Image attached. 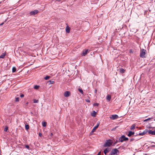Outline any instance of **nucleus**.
<instances>
[{
    "label": "nucleus",
    "instance_id": "nucleus-6",
    "mask_svg": "<svg viewBox=\"0 0 155 155\" xmlns=\"http://www.w3.org/2000/svg\"><path fill=\"white\" fill-rule=\"evenodd\" d=\"M118 117L117 115L116 114L112 115H111L110 118L112 120H115L117 119Z\"/></svg>",
    "mask_w": 155,
    "mask_h": 155
},
{
    "label": "nucleus",
    "instance_id": "nucleus-39",
    "mask_svg": "<svg viewBox=\"0 0 155 155\" xmlns=\"http://www.w3.org/2000/svg\"><path fill=\"white\" fill-rule=\"evenodd\" d=\"M97 90L96 89H95L94 90L95 92L96 93L97 92Z\"/></svg>",
    "mask_w": 155,
    "mask_h": 155
},
{
    "label": "nucleus",
    "instance_id": "nucleus-5",
    "mask_svg": "<svg viewBox=\"0 0 155 155\" xmlns=\"http://www.w3.org/2000/svg\"><path fill=\"white\" fill-rule=\"evenodd\" d=\"M100 124V122H98L97 124L91 130V133H93L96 130V129L98 127Z\"/></svg>",
    "mask_w": 155,
    "mask_h": 155
},
{
    "label": "nucleus",
    "instance_id": "nucleus-12",
    "mask_svg": "<svg viewBox=\"0 0 155 155\" xmlns=\"http://www.w3.org/2000/svg\"><path fill=\"white\" fill-rule=\"evenodd\" d=\"M125 70L122 68H120V69L119 72L121 73H124L125 72Z\"/></svg>",
    "mask_w": 155,
    "mask_h": 155
},
{
    "label": "nucleus",
    "instance_id": "nucleus-14",
    "mask_svg": "<svg viewBox=\"0 0 155 155\" xmlns=\"http://www.w3.org/2000/svg\"><path fill=\"white\" fill-rule=\"evenodd\" d=\"M110 149H109L107 148L106 149L104 150V153L106 155L107 153L109 151Z\"/></svg>",
    "mask_w": 155,
    "mask_h": 155
},
{
    "label": "nucleus",
    "instance_id": "nucleus-37",
    "mask_svg": "<svg viewBox=\"0 0 155 155\" xmlns=\"http://www.w3.org/2000/svg\"><path fill=\"white\" fill-rule=\"evenodd\" d=\"M50 81L51 82V83L52 84H53V82H54V81Z\"/></svg>",
    "mask_w": 155,
    "mask_h": 155
},
{
    "label": "nucleus",
    "instance_id": "nucleus-35",
    "mask_svg": "<svg viewBox=\"0 0 155 155\" xmlns=\"http://www.w3.org/2000/svg\"><path fill=\"white\" fill-rule=\"evenodd\" d=\"M26 147L28 149H29V146L28 145H26Z\"/></svg>",
    "mask_w": 155,
    "mask_h": 155
},
{
    "label": "nucleus",
    "instance_id": "nucleus-22",
    "mask_svg": "<svg viewBox=\"0 0 155 155\" xmlns=\"http://www.w3.org/2000/svg\"><path fill=\"white\" fill-rule=\"evenodd\" d=\"M5 54H2L0 56V58H3L5 56Z\"/></svg>",
    "mask_w": 155,
    "mask_h": 155
},
{
    "label": "nucleus",
    "instance_id": "nucleus-16",
    "mask_svg": "<svg viewBox=\"0 0 155 155\" xmlns=\"http://www.w3.org/2000/svg\"><path fill=\"white\" fill-rule=\"evenodd\" d=\"M96 113L95 111H94L93 112H92L91 115L93 117H95L96 115Z\"/></svg>",
    "mask_w": 155,
    "mask_h": 155
},
{
    "label": "nucleus",
    "instance_id": "nucleus-30",
    "mask_svg": "<svg viewBox=\"0 0 155 155\" xmlns=\"http://www.w3.org/2000/svg\"><path fill=\"white\" fill-rule=\"evenodd\" d=\"M52 136H53V134L52 133H51L50 134V137H49V138L50 139L51 138V137H52Z\"/></svg>",
    "mask_w": 155,
    "mask_h": 155
},
{
    "label": "nucleus",
    "instance_id": "nucleus-45",
    "mask_svg": "<svg viewBox=\"0 0 155 155\" xmlns=\"http://www.w3.org/2000/svg\"><path fill=\"white\" fill-rule=\"evenodd\" d=\"M1 3V2H0V4Z\"/></svg>",
    "mask_w": 155,
    "mask_h": 155
},
{
    "label": "nucleus",
    "instance_id": "nucleus-11",
    "mask_svg": "<svg viewBox=\"0 0 155 155\" xmlns=\"http://www.w3.org/2000/svg\"><path fill=\"white\" fill-rule=\"evenodd\" d=\"M134 132H132L131 131H129L128 132V134H127V136L128 137H130L132 135H134Z\"/></svg>",
    "mask_w": 155,
    "mask_h": 155
},
{
    "label": "nucleus",
    "instance_id": "nucleus-2",
    "mask_svg": "<svg viewBox=\"0 0 155 155\" xmlns=\"http://www.w3.org/2000/svg\"><path fill=\"white\" fill-rule=\"evenodd\" d=\"M112 142L111 140H107L104 145V146L105 147H110L112 144Z\"/></svg>",
    "mask_w": 155,
    "mask_h": 155
},
{
    "label": "nucleus",
    "instance_id": "nucleus-4",
    "mask_svg": "<svg viewBox=\"0 0 155 155\" xmlns=\"http://www.w3.org/2000/svg\"><path fill=\"white\" fill-rule=\"evenodd\" d=\"M128 140V138L125 137L124 135L122 136L120 138V141L121 142H123L124 141H127Z\"/></svg>",
    "mask_w": 155,
    "mask_h": 155
},
{
    "label": "nucleus",
    "instance_id": "nucleus-23",
    "mask_svg": "<svg viewBox=\"0 0 155 155\" xmlns=\"http://www.w3.org/2000/svg\"><path fill=\"white\" fill-rule=\"evenodd\" d=\"M16 68L15 67H13L12 69V71L13 72H15L16 71Z\"/></svg>",
    "mask_w": 155,
    "mask_h": 155
},
{
    "label": "nucleus",
    "instance_id": "nucleus-10",
    "mask_svg": "<svg viewBox=\"0 0 155 155\" xmlns=\"http://www.w3.org/2000/svg\"><path fill=\"white\" fill-rule=\"evenodd\" d=\"M147 132H148V131L145 130L143 132L139 133L138 135H143L146 134Z\"/></svg>",
    "mask_w": 155,
    "mask_h": 155
},
{
    "label": "nucleus",
    "instance_id": "nucleus-13",
    "mask_svg": "<svg viewBox=\"0 0 155 155\" xmlns=\"http://www.w3.org/2000/svg\"><path fill=\"white\" fill-rule=\"evenodd\" d=\"M136 125L135 124H133L130 127V129L133 130L135 129Z\"/></svg>",
    "mask_w": 155,
    "mask_h": 155
},
{
    "label": "nucleus",
    "instance_id": "nucleus-18",
    "mask_svg": "<svg viewBox=\"0 0 155 155\" xmlns=\"http://www.w3.org/2000/svg\"><path fill=\"white\" fill-rule=\"evenodd\" d=\"M111 96L110 95H107V99L109 101H110V100L111 99Z\"/></svg>",
    "mask_w": 155,
    "mask_h": 155
},
{
    "label": "nucleus",
    "instance_id": "nucleus-32",
    "mask_svg": "<svg viewBox=\"0 0 155 155\" xmlns=\"http://www.w3.org/2000/svg\"><path fill=\"white\" fill-rule=\"evenodd\" d=\"M24 95L23 94H21L20 95V97H24Z\"/></svg>",
    "mask_w": 155,
    "mask_h": 155
},
{
    "label": "nucleus",
    "instance_id": "nucleus-42",
    "mask_svg": "<svg viewBox=\"0 0 155 155\" xmlns=\"http://www.w3.org/2000/svg\"><path fill=\"white\" fill-rule=\"evenodd\" d=\"M130 53H132L133 52V51H132V50H130Z\"/></svg>",
    "mask_w": 155,
    "mask_h": 155
},
{
    "label": "nucleus",
    "instance_id": "nucleus-33",
    "mask_svg": "<svg viewBox=\"0 0 155 155\" xmlns=\"http://www.w3.org/2000/svg\"><path fill=\"white\" fill-rule=\"evenodd\" d=\"M39 135L40 137H41L42 136V134L41 133H40L39 134Z\"/></svg>",
    "mask_w": 155,
    "mask_h": 155
},
{
    "label": "nucleus",
    "instance_id": "nucleus-19",
    "mask_svg": "<svg viewBox=\"0 0 155 155\" xmlns=\"http://www.w3.org/2000/svg\"><path fill=\"white\" fill-rule=\"evenodd\" d=\"M47 123L45 122H42V125L43 127H45L46 126Z\"/></svg>",
    "mask_w": 155,
    "mask_h": 155
},
{
    "label": "nucleus",
    "instance_id": "nucleus-31",
    "mask_svg": "<svg viewBox=\"0 0 155 155\" xmlns=\"http://www.w3.org/2000/svg\"><path fill=\"white\" fill-rule=\"evenodd\" d=\"M150 118H148V119H145V120H144V121H147V120H150Z\"/></svg>",
    "mask_w": 155,
    "mask_h": 155
},
{
    "label": "nucleus",
    "instance_id": "nucleus-27",
    "mask_svg": "<svg viewBox=\"0 0 155 155\" xmlns=\"http://www.w3.org/2000/svg\"><path fill=\"white\" fill-rule=\"evenodd\" d=\"M38 100H37L34 99L33 100L34 103H38Z\"/></svg>",
    "mask_w": 155,
    "mask_h": 155
},
{
    "label": "nucleus",
    "instance_id": "nucleus-24",
    "mask_svg": "<svg viewBox=\"0 0 155 155\" xmlns=\"http://www.w3.org/2000/svg\"><path fill=\"white\" fill-rule=\"evenodd\" d=\"M78 90H79V91L81 93V94H83V90L81 89L80 88H79Z\"/></svg>",
    "mask_w": 155,
    "mask_h": 155
},
{
    "label": "nucleus",
    "instance_id": "nucleus-17",
    "mask_svg": "<svg viewBox=\"0 0 155 155\" xmlns=\"http://www.w3.org/2000/svg\"><path fill=\"white\" fill-rule=\"evenodd\" d=\"M87 50H86L85 51H84L82 53V55L85 56L87 54Z\"/></svg>",
    "mask_w": 155,
    "mask_h": 155
},
{
    "label": "nucleus",
    "instance_id": "nucleus-41",
    "mask_svg": "<svg viewBox=\"0 0 155 155\" xmlns=\"http://www.w3.org/2000/svg\"><path fill=\"white\" fill-rule=\"evenodd\" d=\"M151 147H155V145H152L151 146Z\"/></svg>",
    "mask_w": 155,
    "mask_h": 155
},
{
    "label": "nucleus",
    "instance_id": "nucleus-3",
    "mask_svg": "<svg viewBox=\"0 0 155 155\" xmlns=\"http://www.w3.org/2000/svg\"><path fill=\"white\" fill-rule=\"evenodd\" d=\"M146 50L144 49H142L140 52V56L142 58L145 57Z\"/></svg>",
    "mask_w": 155,
    "mask_h": 155
},
{
    "label": "nucleus",
    "instance_id": "nucleus-40",
    "mask_svg": "<svg viewBox=\"0 0 155 155\" xmlns=\"http://www.w3.org/2000/svg\"><path fill=\"white\" fill-rule=\"evenodd\" d=\"M101 153V152H100L97 155H100Z\"/></svg>",
    "mask_w": 155,
    "mask_h": 155
},
{
    "label": "nucleus",
    "instance_id": "nucleus-36",
    "mask_svg": "<svg viewBox=\"0 0 155 155\" xmlns=\"http://www.w3.org/2000/svg\"><path fill=\"white\" fill-rule=\"evenodd\" d=\"M134 140V139H131L130 140V141H133Z\"/></svg>",
    "mask_w": 155,
    "mask_h": 155
},
{
    "label": "nucleus",
    "instance_id": "nucleus-43",
    "mask_svg": "<svg viewBox=\"0 0 155 155\" xmlns=\"http://www.w3.org/2000/svg\"><path fill=\"white\" fill-rule=\"evenodd\" d=\"M154 44L155 45V39H154Z\"/></svg>",
    "mask_w": 155,
    "mask_h": 155
},
{
    "label": "nucleus",
    "instance_id": "nucleus-9",
    "mask_svg": "<svg viewBox=\"0 0 155 155\" xmlns=\"http://www.w3.org/2000/svg\"><path fill=\"white\" fill-rule=\"evenodd\" d=\"M148 134L153 135H155V130L152 131L151 130H149L148 131Z\"/></svg>",
    "mask_w": 155,
    "mask_h": 155
},
{
    "label": "nucleus",
    "instance_id": "nucleus-26",
    "mask_svg": "<svg viewBox=\"0 0 155 155\" xmlns=\"http://www.w3.org/2000/svg\"><path fill=\"white\" fill-rule=\"evenodd\" d=\"M50 78V76H47L45 78V79L46 80H47L49 79Z\"/></svg>",
    "mask_w": 155,
    "mask_h": 155
},
{
    "label": "nucleus",
    "instance_id": "nucleus-44",
    "mask_svg": "<svg viewBox=\"0 0 155 155\" xmlns=\"http://www.w3.org/2000/svg\"><path fill=\"white\" fill-rule=\"evenodd\" d=\"M154 121H155V119H154Z\"/></svg>",
    "mask_w": 155,
    "mask_h": 155
},
{
    "label": "nucleus",
    "instance_id": "nucleus-20",
    "mask_svg": "<svg viewBox=\"0 0 155 155\" xmlns=\"http://www.w3.org/2000/svg\"><path fill=\"white\" fill-rule=\"evenodd\" d=\"M25 128L26 130H28L29 129V126L28 124L25 125Z\"/></svg>",
    "mask_w": 155,
    "mask_h": 155
},
{
    "label": "nucleus",
    "instance_id": "nucleus-34",
    "mask_svg": "<svg viewBox=\"0 0 155 155\" xmlns=\"http://www.w3.org/2000/svg\"><path fill=\"white\" fill-rule=\"evenodd\" d=\"M86 101L87 102H90V100H89L88 99H86Z\"/></svg>",
    "mask_w": 155,
    "mask_h": 155
},
{
    "label": "nucleus",
    "instance_id": "nucleus-25",
    "mask_svg": "<svg viewBox=\"0 0 155 155\" xmlns=\"http://www.w3.org/2000/svg\"><path fill=\"white\" fill-rule=\"evenodd\" d=\"M19 101V98L18 97H16L15 98V101L16 102H18Z\"/></svg>",
    "mask_w": 155,
    "mask_h": 155
},
{
    "label": "nucleus",
    "instance_id": "nucleus-15",
    "mask_svg": "<svg viewBox=\"0 0 155 155\" xmlns=\"http://www.w3.org/2000/svg\"><path fill=\"white\" fill-rule=\"evenodd\" d=\"M70 28L68 26H67L66 28V31L67 33H69L70 31Z\"/></svg>",
    "mask_w": 155,
    "mask_h": 155
},
{
    "label": "nucleus",
    "instance_id": "nucleus-21",
    "mask_svg": "<svg viewBox=\"0 0 155 155\" xmlns=\"http://www.w3.org/2000/svg\"><path fill=\"white\" fill-rule=\"evenodd\" d=\"M39 85H35L34 86V88L35 89H38L39 88Z\"/></svg>",
    "mask_w": 155,
    "mask_h": 155
},
{
    "label": "nucleus",
    "instance_id": "nucleus-28",
    "mask_svg": "<svg viewBox=\"0 0 155 155\" xmlns=\"http://www.w3.org/2000/svg\"><path fill=\"white\" fill-rule=\"evenodd\" d=\"M8 129V127H6L4 129V131H7Z\"/></svg>",
    "mask_w": 155,
    "mask_h": 155
},
{
    "label": "nucleus",
    "instance_id": "nucleus-29",
    "mask_svg": "<svg viewBox=\"0 0 155 155\" xmlns=\"http://www.w3.org/2000/svg\"><path fill=\"white\" fill-rule=\"evenodd\" d=\"M94 105L95 106H98L99 105V104L97 103H96L94 104Z\"/></svg>",
    "mask_w": 155,
    "mask_h": 155
},
{
    "label": "nucleus",
    "instance_id": "nucleus-8",
    "mask_svg": "<svg viewBox=\"0 0 155 155\" xmlns=\"http://www.w3.org/2000/svg\"><path fill=\"white\" fill-rule=\"evenodd\" d=\"M38 12V10H35L30 12V14L31 15H34L36 14Z\"/></svg>",
    "mask_w": 155,
    "mask_h": 155
},
{
    "label": "nucleus",
    "instance_id": "nucleus-1",
    "mask_svg": "<svg viewBox=\"0 0 155 155\" xmlns=\"http://www.w3.org/2000/svg\"><path fill=\"white\" fill-rule=\"evenodd\" d=\"M119 152V151L117 149H114L111 150L110 155H118Z\"/></svg>",
    "mask_w": 155,
    "mask_h": 155
},
{
    "label": "nucleus",
    "instance_id": "nucleus-38",
    "mask_svg": "<svg viewBox=\"0 0 155 155\" xmlns=\"http://www.w3.org/2000/svg\"><path fill=\"white\" fill-rule=\"evenodd\" d=\"M4 24V22H3L2 23H1V24H0V26H2V25H3Z\"/></svg>",
    "mask_w": 155,
    "mask_h": 155
},
{
    "label": "nucleus",
    "instance_id": "nucleus-7",
    "mask_svg": "<svg viewBox=\"0 0 155 155\" xmlns=\"http://www.w3.org/2000/svg\"><path fill=\"white\" fill-rule=\"evenodd\" d=\"M71 95V92L69 91H66L64 93V96L65 97H68Z\"/></svg>",
    "mask_w": 155,
    "mask_h": 155
}]
</instances>
